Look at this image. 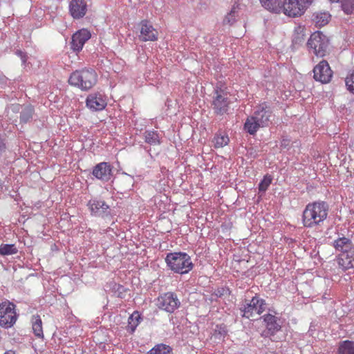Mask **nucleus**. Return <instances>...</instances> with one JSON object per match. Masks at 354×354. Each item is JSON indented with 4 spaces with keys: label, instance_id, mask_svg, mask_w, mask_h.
I'll return each mask as SVG.
<instances>
[{
    "label": "nucleus",
    "instance_id": "f257e3e1",
    "mask_svg": "<svg viewBox=\"0 0 354 354\" xmlns=\"http://www.w3.org/2000/svg\"><path fill=\"white\" fill-rule=\"evenodd\" d=\"M274 120L272 111L266 103L257 107L253 114L244 124V129L250 135H254L259 128L268 127Z\"/></svg>",
    "mask_w": 354,
    "mask_h": 354
},
{
    "label": "nucleus",
    "instance_id": "f03ea898",
    "mask_svg": "<svg viewBox=\"0 0 354 354\" xmlns=\"http://www.w3.org/2000/svg\"><path fill=\"white\" fill-rule=\"evenodd\" d=\"M329 207L324 201L308 203L302 215L303 224L306 227H313L320 225L328 216Z\"/></svg>",
    "mask_w": 354,
    "mask_h": 354
},
{
    "label": "nucleus",
    "instance_id": "7ed1b4c3",
    "mask_svg": "<svg viewBox=\"0 0 354 354\" xmlns=\"http://www.w3.org/2000/svg\"><path fill=\"white\" fill-rule=\"evenodd\" d=\"M97 75L93 69L84 68L72 73L68 82L82 91H88L97 82Z\"/></svg>",
    "mask_w": 354,
    "mask_h": 354
},
{
    "label": "nucleus",
    "instance_id": "20e7f679",
    "mask_svg": "<svg viewBox=\"0 0 354 354\" xmlns=\"http://www.w3.org/2000/svg\"><path fill=\"white\" fill-rule=\"evenodd\" d=\"M165 261L172 271L181 274L188 273L194 266L190 257L185 252L169 253Z\"/></svg>",
    "mask_w": 354,
    "mask_h": 354
},
{
    "label": "nucleus",
    "instance_id": "39448f33",
    "mask_svg": "<svg viewBox=\"0 0 354 354\" xmlns=\"http://www.w3.org/2000/svg\"><path fill=\"white\" fill-rule=\"evenodd\" d=\"M228 95L229 92L225 84L218 82L214 88L212 102V109L216 114L223 115L227 112L230 104Z\"/></svg>",
    "mask_w": 354,
    "mask_h": 354
},
{
    "label": "nucleus",
    "instance_id": "423d86ee",
    "mask_svg": "<svg viewBox=\"0 0 354 354\" xmlns=\"http://www.w3.org/2000/svg\"><path fill=\"white\" fill-rule=\"evenodd\" d=\"M307 46L310 51L317 57H322L326 55L328 46V39L320 32H315L310 35Z\"/></svg>",
    "mask_w": 354,
    "mask_h": 354
},
{
    "label": "nucleus",
    "instance_id": "0eeeda50",
    "mask_svg": "<svg viewBox=\"0 0 354 354\" xmlns=\"http://www.w3.org/2000/svg\"><path fill=\"white\" fill-rule=\"evenodd\" d=\"M266 308L264 299L254 296L252 299L240 308L241 316L248 319L253 317L254 314L261 315Z\"/></svg>",
    "mask_w": 354,
    "mask_h": 354
},
{
    "label": "nucleus",
    "instance_id": "6e6552de",
    "mask_svg": "<svg viewBox=\"0 0 354 354\" xmlns=\"http://www.w3.org/2000/svg\"><path fill=\"white\" fill-rule=\"evenodd\" d=\"M16 321L15 305L8 301L0 304V326L6 328H10Z\"/></svg>",
    "mask_w": 354,
    "mask_h": 354
},
{
    "label": "nucleus",
    "instance_id": "1a4fd4ad",
    "mask_svg": "<svg viewBox=\"0 0 354 354\" xmlns=\"http://www.w3.org/2000/svg\"><path fill=\"white\" fill-rule=\"evenodd\" d=\"M157 307L169 313H173L180 306V301L176 294L168 292L160 295L156 300Z\"/></svg>",
    "mask_w": 354,
    "mask_h": 354
},
{
    "label": "nucleus",
    "instance_id": "9d476101",
    "mask_svg": "<svg viewBox=\"0 0 354 354\" xmlns=\"http://www.w3.org/2000/svg\"><path fill=\"white\" fill-rule=\"evenodd\" d=\"M308 5L303 0H282L281 12L289 17H295L301 15Z\"/></svg>",
    "mask_w": 354,
    "mask_h": 354
},
{
    "label": "nucleus",
    "instance_id": "9b49d317",
    "mask_svg": "<svg viewBox=\"0 0 354 354\" xmlns=\"http://www.w3.org/2000/svg\"><path fill=\"white\" fill-rule=\"evenodd\" d=\"M313 73L314 79L323 84L329 82L333 77V71L325 60H322L314 67Z\"/></svg>",
    "mask_w": 354,
    "mask_h": 354
},
{
    "label": "nucleus",
    "instance_id": "f8f14e48",
    "mask_svg": "<svg viewBox=\"0 0 354 354\" xmlns=\"http://www.w3.org/2000/svg\"><path fill=\"white\" fill-rule=\"evenodd\" d=\"M262 318L266 324V330L262 333L263 336L266 337L273 336L281 330L280 319L275 315L268 313Z\"/></svg>",
    "mask_w": 354,
    "mask_h": 354
},
{
    "label": "nucleus",
    "instance_id": "ddd939ff",
    "mask_svg": "<svg viewBox=\"0 0 354 354\" xmlns=\"http://www.w3.org/2000/svg\"><path fill=\"white\" fill-rule=\"evenodd\" d=\"M91 38V33L86 29L76 32L72 37L71 48L74 52L80 51L84 44Z\"/></svg>",
    "mask_w": 354,
    "mask_h": 354
},
{
    "label": "nucleus",
    "instance_id": "4468645a",
    "mask_svg": "<svg viewBox=\"0 0 354 354\" xmlns=\"http://www.w3.org/2000/svg\"><path fill=\"white\" fill-rule=\"evenodd\" d=\"M93 175L96 178L106 182L112 176V167L108 162H100L93 168Z\"/></svg>",
    "mask_w": 354,
    "mask_h": 354
},
{
    "label": "nucleus",
    "instance_id": "2eb2a0df",
    "mask_svg": "<svg viewBox=\"0 0 354 354\" xmlns=\"http://www.w3.org/2000/svg\"><path fill=\"white\" fill-rule=\"evenodd\" d=\"M140 26V38L141 40L154 41L158 39V31L147 21H142Z\"/></svg>",
    "mask_w": 354,
    "mask_h": 354
},
{
    "label": "nucleus",
    "instance_id": "dca6fc26",
    "mask_svg": "<svg viewBox=\"0 0 354 354\" xmlns=\"http://www.w3.org/2000/svg\"><path fill=\"white\" fill-rule=\"evenodd\" d=\"M69 11L74 19H81L86 13L87 4L84 0H71L69 5Z\"/></svg>",
    "mask_w": 354,
    "mask_h": 354
},
{
    "label": "nucleus",
    "instance_id": "f3484780",
    "mask_svg": "<svg viewBox=\"0 0 354 354\" xmlns=\"http://www.w3.org/2000/svg\"><path fill=\"white\" fill-rule=\"evenodd\" d=\"M86 106L93 111H101L105 108L106 102L102 94L95 93L87 97Z\"/></svg>",
    "mask_w": 354,
    "mask_h": 354
},
{
    "label": "nucleus",
    "instance_id": "a211bd4d",
    "mask_svg": "<svg viewBox=\"0 0 354 354\" xmlns=\"http://www.w3.org/2000/svg\"><path fill=\"white\" fill-rule=\"evenodd\" d=\"M337 261L339 268L347 270L354 267V248L351 252H343L338 255Z\"/></svg>",
    "mask_w": 354,
    "mask_h": 354
},
{
    "label": "nucleus",
    "instance_id": "6ab92c4d",
    "mask_svg": "<svg viewBox=\"0 0 354 354\" xmlns=\"http://www.w3.org/2000/svg\"><path fill=\"white\" fill-rule=\"evenodd\" d=\"M333 247L336 250L343 252H351L354 248V244L351 240L347 237H339L333 241Z\"/></svg>",
    "mask_w": 354,
    "mask_h": 354
},
{
    "label": "nucleus",
    "instance_id": "aec40b11",
    "mask_svg": "<svg viewBox=\"0 0 354 354\" xmlns=\"http://www.w3.org/2000/svg\"><path fill=\"white\" fill-rule=\"evenodd\" d=\"M88 206L91 213L96 216L102 215L109 208V205L104 201L97 199L90 200Z\"/></svg>",
    "mask_w": 354,
    "mask_h": 354
},
{
    "label": "nucleus",
    "instance_id": "412c9836",
    "mask_svg": "<svg viewBox=\"0 0 354 354\" xmlns=\"http://www.w3.org/2000/svg\"><path fill=\"white\" fill-rule=\"evenodd\" d=\"M243 6V4L235 2L230 12L225 16L223 20L224 24L232 25L236 21V17H239V12Z\"/></svg>",
    "mask_w": 354,
    "mask_h": 354
},
{
    "label": "nucleus",
    "instance_id": "4be33fe9",
    "mask_svg": "<svg viewBox=\"0 0 354 354\" xmlns=\"http://www.w3.org/2000/svg\"><path fill=\"white\" fill-rule=\"evenodd\" d=\"M330 19V15L326 12H315L313 15L312 20L317 27L326 25Z\"/></svg>",
    "mask_w": 354,
    "mask_h": 354
},
{
    "label": "nucleus",
    "instance_id": "5701e85b",
    "mask_svg": "<svg viewBox=\"0 0 354 354\" xmlns=\"http://www.w3.org/2000/svg\"><path fill=\"white\" fill-rule=\"evenodd\" d=\"M263 7L275 13H280L282 0H260Z\"/></svg>",
    "mask_w": 354,
    "mask_h": 354
},
{
    "label": "nucleus",
    "instance_id": "b1692460",
    "mask_svg": "<svg viewBox=\"0 0 354 354\" xmlns=\"http://www.w3.org/2000/svg\"><path fill=\"white\" fill-rule=\"evenodd\" d=\"M32 328L35 335L38 338H43L42 321L39 315H33L32 318Z\"/></svg>",
    "mask_w": 354,
    "mask_h": 354
},
{
    "label": "nucleus",
    "instance_id": "393cba45",
    "mask_svg": "<svg viewBox=\"0 0 354 354\" xmlns=\"http://www.w3.org/2000/svg\"><path fill=\"white\" fill-rule=\"evenodd\" d=\"M34 112V107L32 105L23 106L20 113V122L27 123L30 122L32 119Z\"/></svg>",
    "mask_w": 354,
    "mask_h": 354
},
{
    "label": "nucleus",
    "instance_id": "a878e982",
    "mask_svg": "<svg viewBox=\"0 0 354 354\" xmlns=\"http://www.w3.org/2000/svg\"><path fill=\"white\" fill-rule=\"evenodd\" d=\"M337 354H354V342L349 340L340 342Z\"/></svg>",
    "mask_w": 354,
    "mask_h": 354
},
{
    "label": "nucleus",
    "instance_id": "bb28decb",
    "mask_svg": "<svg viewBox=\"0 0 354 354\" xmlns=\"http://www.w3.org/2000/svg\"><path fill=\"white\" fill-rule=\"evenodd\" d=\"M145 141L151 145H156L160 144V136L157 131H146L144 133Z\"/></svg>",
    "mask_w": 354,
    "mask_h": 354
},
{
    "label": "nucleus",
    "instance_id": "cd10ccee",
    "mask_svg": "<svg viewBox=\"0 0 354 354\" xmlns=\"http://www.w3.org/2000/svg\"><path fill=\"white\" fill-rule=\"evenodd\" d=\"M141 317L140 313L138 311L133 312L131 316L128 319V330H130L131 333H133L140 323Z\"/></svg>",
    "mask_w": 354,
    "mask_h": 354
},
{
    "label": "nucleus",
    "instance_id": "c85d7f7f",
    "mask_svg": "<svg viewBox=\"0 0 354 354\" xmlns=\"http://www.w3.org/2000/svg\"><path fill=\"white\" fill-rule=\"evenodd\" d=\"M172 348L167 345L160 344L155 346L147 354H171Z\"/></svg>",
    "mask_w": 354,
    "mask_h": 354
},
{
    "label": "nucleus",
    "instance_id": "c756f323",
    "mask_svg": "<svg viewBox=\"0 0 354 354\" xmlns=\"http://www.w3.org/2000/svg\"><path fill=\"white\" fill-rule=\"evenodd\" d=\"M17 252L18 250L15 244L0 245V254L2 256L15 254Z\"/></svg>",
    "mask_w": 354,
    "mask_h": 354
},
{
    "label": "nucleus",
    "instance_id": "7c9ffc66",
    "mask_svg": "<svg viewBox=\"0 0 354 354\" xmlns=\"http://www.w3.org/2000/svg\"><path fill=\"white\" fill-rule=\"evenodd\" d=\"M229 138L227 136H222L216 134L213 140L214 147L216 148L223 147L227 145L229 142Z\"/></svg>",
    "mask_w": 354,
    "mask_h": 354
},
{
    "label": "nucleus",
    "instance_id": "2f4dec72",
    "mask_svg": "<svg viewBox=\"0 0 354 354\" xmlns=\"http://www.w3.org/2000/svg\"><path fill=\"white\" fill-rule=\"evenodd\" d=\"M272 178L270 175H266L259 185V190L265 192L272 183Z\"/></svg>",
    "mask_w": 354,
    "mask_h": 354
},
{
    "label": "nucleus",
    "instance_id": "473e14b6",
    "mask_svg": "<svg viewBox=\"0 0 354 354\" xmlns=\"http://www.w3.org/2000/svg\"><path fill=\"white\" fill-rule=\"evenodd\" d=\"M342 7L346 14H351L354 10V0H343Z\"/></svg>",
    "mask_w": 354,
    "mask_h": 354
},
{
    "label": "nucleus",
    "instance_id": "72a5a7b5",
    "mask_svg": "<svg viewBox=\"0 0 354 354\" xmlns=\"http://www.w3.org/2000/svg\"><path fill=\"white\" fill-rule=\"evenodd\" d=\"M345 82L348 90L354 93V70L346 77Z\"/></svg>",
    "mask_w": 354,
    "mask_h": 354
},
{
    "label": "nucleus",
    "instance_id": "f704fd0d",
    "mask_svg": "<svg viewBox=\"0 0 354 354\" xmlns=\"http://www.w3.org/2000/svg\"><path fill=\"white\" fill-rule=\"evenodd\" d=\"M229 288L221 287L215 290L214 295L217 297H222L224 295H230Z\"/></svg>",
    "mask_w": 354,
    "mask_h": 354
},
{
    "label": "nucleus",
    "instance_id": "c9c22d12",
    "mask_svg": "<svg viewBox=\"0 0 354 354\" xmlns=\"http://www.w3.org/2000/svg\"><path fill=\"white\" fill-rule=\"evenodd\" d=\"M6 143L5 139L0 135V158L6 151Z\"/></svg>",
    "mask_w": 354,
    "mask_h": 354
},
{
    "label": "nucleus",
    "instance_id": "e433bc0d",
    "mask_svg": "<svg viewBox=\"0 0 354 354\" xmlns=\"http://www.w3.org/2000/svg\"><path fill=\"white\" fill-rule=\"evenodd\" d=\"M216 333H218L221 336L225 337L227 335V330L225 326L217 325L215 329Z\"/></svg>",
    "mask_w": 354,
    "mask_h": 354
},
{
    "label": "nucleus",
    "instance_id": "4c0bfd02",
    "mask_svg": "<svg viewBox=\"0 0 354 354\" xmlns=\"http://www.w3.org/2000/svg\"><path fill=\"white\" fill-rule=\"evenodd\" d=\"M16 54L21 57L24 63L26 62V55L21 50H17Z\"/></svg>",
    "mask_w": 354,
    "mask_h": 354
},
{
    "label": "nucleus",
    "instance_id": "58836bf2",
    "mask_svg": "<svg viewBox=\"0 0 354 354\" xmlns=\"http://www.w3.org/2000/svg\"><path fill=\"white\" fill-rule=\"evenodd\" d=\"M301 41H304V38L302 37H298L297 38L293 39L294 43L301 42Z\"/></svg>",
    "mask_w": 354,
    "mask_h": 354
},
{
    "label": "nucleus",
    "instance_id": "ea45409f",
    "mask_svg": "<svg viewBox=\"0 0 354 354\" xmlns=\"http://www.w3.org/2000/svg\"><path fill=\"white\" fill-rule=\"evenodd\" d=\"M303 1H305L308 4H310L313 0H303Z\"/></svg>",
    "mask_w": 354,
    "mask_h": 354
},
{
    "label": "nucleus",
    "instance_id": "a19ab883",
    "mask_svg": "<svg viewBox=\"0 0 354 354\" xmlns=\"http://www.w3.org/2000/svg\"><path fill=\"white\" fill-rule=\"evenodd\" d=\"M330 1H333V2H338L339 0H330Z\"/></svg>",
    "mask_w": 354,
    "mask_h": 354
},
{
    "label": "nucleus",
    "instance_id": "79ce46f5",
    "mask_svg": "<svg viewBox=\"0 0 354 354\" xmlns=\"http://www.w3.org/2000/svg\"><path fill=\"white\" fill-rule=\"evenodd\" d=\"M15 109H16V110H17V111H18V110H19V105H17V106L15 107Z\"/></svg>",
    "mask_w": 354,
    "mask_h": 354
}]
</instances>
